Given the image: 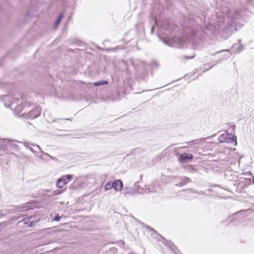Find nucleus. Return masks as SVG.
Instances as JSON below:
<instances>
[{
	"instance_id": "26",
	"label": "nucleus",
	"mask_w": 254,
	"mask_h": 254,
	"mask_svg": "<svg viewBox=\"0 0 254 254\" xmlns=\"http://www.w3.org/2000/svg\"><path fill=\"white\" fill-rule=\"evenodd\" d=\"M10 99H11V97L9 96H4L3 97V100L4 102L9 101Z\"/></svg>"
},
{
	"instance_id": "23",
	"label": "nucleus",
	"mask_w": 254,
	"mask_h": 254,
	"mask_svg": "<svg viewBox=\"0 0 254 254\" xmlns=\"http://www.w3.org/2000/svg\"><path fill=\"white\" fill-rule=\"evenodd\" d=\"M20 209H21V210H20V211H24L25 210L26 211L27 210L31 209L30 204L29 203H27L25 204V205H23V207L22 208H21Z\"/></svg>"
},
{
	"instance_id": "35",
	"label": "nucleus",
	"mask_w": 254,
	"mask_h": 254,
	"mask_svg": "<svg viewBox=\"0 0 254 254\" xmlns=\"http://www.w3.org/2000/svg\"><path fill=\"white\" fill-rule=\"evenodd\" d=\"M196 193H197L198 194H203L204 192L202 191H201V190H200L199 191H196Z\"/></svg>"
},
{
	"instance_id": "9",
	"label": "nucleus",
	"mask_w": 254,
	"mask_h": 254,
	"mask_svg": "<svg viewBox=\"0 0 254 254\" xmlns=\"http://www.w3.org/2000/svg\"><path fill=\"white\" fill-rule=\"evenodd\" d=\"M113 189L116 191H120L123 190L124 185L121 180H116L112 182Z\"/></svg>"
},
{
	"instance_id": "37",
	"label": "nucleus",
	"mask_w": 254,
	"mask_h": 254,
	"mask_svg": "<svg viewBox=\"0 0 254 254\" xmlns=\"http://www.w3.org/2000/svg\"><path fill=\"white\" fill-rule=\"evenodd\" d=\"M3 215V214L2 210H0V217H2Z\"/></svg>"
},
{
	"instance_id": "33",
	"label": "nucleus",
	"mask_w": 254,
	"mask_h": 254,
	"mask_svg": "<svg viewBox=\"0 0 254 254\" xmlns=\"http://www.w3.org/2000/svg\"><path fill=\"white\" fill-rule=\"evenodd\" d=\"M188 190H190L191 192H193V193H196V190H195L194 189H189Z\"/></svg>"
},
{
	"instance_id": "6",
	"label": "nucleus",
	"mask_w": 254,
	"mask_h": 254,
	"mask_svg": "<svg viewBox=\"0 0 254 254\" xmlns=\"http://www.w3.org/2000/svg\"><path fill=\"white\" fill-rule=\"evenodd\" d=\"M32 218V216H28L24 218L22 220L18 222V224L21 225L22 224L26 228L32 227L36 225V223L34 221H31V219Z\"/></svg>"
},
{
	"instance_id": "27",
	"label": "nucleus",
	"mask_w": 254,
	"mask_h": 254,
	"mask_svg": "<svg viewBox=\"0 0 254 254\" xmlns=\"http://www.w3.org/2000/svg\"><path fill=\"white\" fill-rule=\"evenodd\" d=\"M47 116H48V113H44V116L45 118V119L47 121V122H49V123L52 122V121L48 118Z\"/></svg>"
},
{
	"instance_id": "43",
	"label": "nucleus",
	"mask_w": 254,
	"mask_h": 254,
	"mask_svg": "<svg viewBox=\"0 0 254 254\" xmlns=\"http://www.w3.org/2000/svg\"><path fill=\"white\" fill-rule=\"evenodd\" d=\"M230 127H235V125H232Z\"/></svg>"
},
{
	"instance_id": "4",
	"label": "nucleus",
	"mask_w": 254,
	"mask_h": 254,
	"mask_svg": "<svg viewBox=\"0 0 254 254\" xmlns=\"http://www.w3.org/2000/svg\"><path fill=\"white\" fill-rule=\"evenodd\" d=\"M139 223L140 225L142 226V227H144L146 230H149L150 232H153V233L156 234L158 236V238H160L162 239H163V243L165 245H166L167 247H168L171 250V251H173L174 253L177 254V252H178V250L172 242L164 239L163 237L161 235L157 234L156 231L153 228H151L150 226L147 225H145L144 223L141 222H139ZM157 239L159 240V238Z\"/></svg>"
},
{
	"instance_id": "40",
	"label": "nucleus",
	"mask_w": 254,
	"mask_h": 254,
	"mask_svg": "<svg viewBox=\"0 0 254 254\" xmlns=\"http://www.w3.org/2000/svg\"><path fill=\"white\" fill-rule=\"evenodd\" d=\"M46 155L48 156L49 157H50L52 159H54V157H52L51 156L49 155V154H47V153H45Z\"/></svg>"
},
{
	"instance_id": "31",
	"label": "nucleus",
	"mask_w": 254,
	"mask_h": 254,
	"mask_svg": "<svg viewBox=\"0 0 254 254\" xmlns=\"http://www.w3.org/2000/svg\"><path fill=\"white\" fill-rule=\"evenodd\" d=\"M117 250V249L114 248V247H113L112 248H109V251L110 252H113V253H115V252Z\"/></svg>"
},
{
	"instance_id": "15",
	"label": "nucleus",
	"mask_w": 254,
	"mask_h": 254,
	"mask_svg": "<svg viewBox=\"0 0 254 254\" xmlns=\"http://www.w3.org/2000/svg\"><path fill=\"white\" fill-rule=\"evenodd\" d=\"M67 131L66 130L57 129L54 133V135L58 136L68 135L69 134L67 133Z\"/></svg>"
},
{
	"instance_id": "41",
	"label": "nucleus",
	"mask_w": 254,
	"mask_h": 254,
	"mask_svg": "<svg viewBox=\"0 0 254 254\" xmlns=\"http://www.w3.org/2000/svg\"><path fill=\"white\" fill-rule=\"evenodd\" d=\"M252 182L253 184L254 185V176L252 177Z\"/></svg>"
},
{
	"instance_id": "20",
	"label": "nucleus",
	"mask_w": 254,
	"mask_h": 254,
	"mask_svg": "<svg viewBox=\"0 0 254 254\" xmlns=\"http://www.w3.org/2000/svg\"><path fill=\"white\" fill-rule=\"evenodd\" d=\"M113 189L112 182L109 181L105 185L104 189L105 190H109Z\"/></svg>"
},
{
	"instance_id": "32",
	"label": "nucleus",
	"mask_w": 254,
	"mask_h": 254,
	"mask_svg": "<svg viewBox=\"0 0 254 254\" xmlns=\"http://www.w3.org/2000/svg\"><path fill=\"white\" fill-rule=\"evenodd\" d=\"M229 51V50H222V51H220L216 52L214 55H215V54H216L217 53H220L224 52H228Z\"/></svg>"
},
{
	"instance_id": "17",
	"label": "nucleus",
	"mask_w": 254,
	"mask_h": 254,
	"mask_svg": "<svg viewBox=\"0 0 254 254\" xmlns=\"http://www.w3.org/2000/svg\"><path fill=\"white\" fill-rule=\"evenodd\" d=\"M64 16L63 14H61L58 17L56 23L54 24V28L56 29L57 28L58 26H59V24L60 23L62 19H63Z\"/></svg>"
},
{
	"instance_id": "2",
	"label": "nucleus",
	"mask_w": 254,
	"mask_h": 254,
	"mask_svg": "<svg viewBox=\"0 0 254 254\" xmlns=\"http://www.w3.org/2000/svg\"><path fill=\"white\" fill-rule=\"evenodd\" d=\"M20 104L17 106L14 109V114L17 116H20L21 117L27 119H34L38 117L41 114V108L39 106H35L34 109L28 111L27 113V106L26 105Z\"/></svg>"
},
{
	"instance_id": "38",
	"label": "nucleus",
	"mask_w": 254,
	"mask_h": 254,
	"mask_svg": "<svg viewBox=\"0 0 254 254\" xmlns=\"http://www.w3.org/2000/svg\"><path fill=\"white\" fill-rule=\"evenodd\" d=\"M5 106L6 107H10L11 105H10V104H9L8 105H7L6 103H5Z\"/></svg>"
},
{
	"instance_id": "12",
	"label": "nucleus",
	"mask_w": 254,
	"mask_h": 254,
	"mask_svg": "<svg viewBox=\"0 0 254 254\" xmlns=\"http://www.w3.org/2000/svg\"><path fill=\"white\" fill-rule=\"evenodd\" d=\"M10 143V139L0 138V150H6L7 147V143Z\"/></svg>"
},
{
	"instance_id": "28",
	"label": "nucleus",
	"mask_w": 254,
	"mask_h": 254,
	"mask_svg": "<svg viewBox=\"0 0 254 254\" xmlns=\"http://www.w3.org/2000/svg\"><path fill=\"white\" fill-rule=\"evenodd\" d=\"M130 190V189L129 188H125L124 189V194L126 195L128 193H129V191Z\"/></svg>"
},
{
	"instance_id": "21",
	"label": "nucleus",
	"mask_w": 254,
	"mask_h": 254,
	"mask_svg": "<svg viewBox=\"0 0 254 254\" xmlns=\"http://www.w3.org/2000/svg\"><path fill=\"white\" fill-rule=\"evenodd\" d=\"M244 213L245 210H241L233 214V215L232 216V219H233V220H234V219L239 217V215L244 214Z\"/></svg>"
},
{
	"instance_id": "7",
	"label": "nucleus",
	"mask_w": 254,
	"mask_h": 254,
	"mask_svg": "<svg viewBox=\"0 0 254 254\" xmlns=\"http://www.w3.org/2000/svg\"><path fill=\"white\" fill-rule=\"evenodd\" d=\"M193 155L191 154L185 152L179 156V161L181 163H187L193 159Z\"/></svg>"
},
{
	"instance_id": "3",
	"label": "nucleus",
	"mask_w": 254,
	"mask_h": 254,
	"mask_svg": "<svg viewBox=\"0 0 254 254\" xmlns=\"http://www.w3.org/2000/svg\"><path fill=\"white\" fill-rule=\"evenodd\" d=\"M161 40L166 45L170 47H175L176 48H181L188 43L192 44L193 41L192 40L189 39L186 40L183 38H179L177 37H174L172 38H165L164 39L161 38Z\"/></svg>"
},
{
	"instance_id": "36",
	"label": "nucleus",
	"mask_w": 254,
	"mask_h": 254,
	"mask_svg": "<svg viewBox=\"0 0 254 254\" xmlns=\"http://www.w3.org/2000/svg\"><path fill=\"white\" fill-rule=\"evenodd\" d=\"M190 167H191V170L192 171H196V169L192 166H191Z\"/></svg>"
},
{
	"instance_id": "5",
	"label": "nucleus",
	"mask_w": 254,
	"mask_h": 254,
	"mask_svg": "<svg viewBox=\"0 0 254 254\" xmlns=\"http://www.w3.org/2000/svg\"><path fill=\"white\" fill-rule=\"evenodd\" d=\"M228 128L230 129V128ZM230 129L231 131L230 132H228V131H227V133L225 136L224 140L220 141L226 142L227 143L232 144L234 146H237V136L232 134V131H234V128H230Z\"/></svg>"
},
{
	"instance_id": "16",
	"label": "nucleus",
	"mask_w": 254,
	"mask_h": 254,
	"mask_svg": "<svg viewBox=\"0 0 254 254\" xmlns=\"http://www.w3.org/2000/svg\"><path fill=\"white\" fill-rule=\"evenodd\" d=\"M64 16L63 14H61L58 17L56 23L54 24V28L56 29L57 28L58 26H59V24L60 23L62 19H63Z\"/></svg>"
},
{
	"instance_id": "44",
	"label": "nucleus",
	"mask_w": 254,
	"mask_h": 254,
	"mask_svg": "<svg viewBox=\"0 0 254 254\" xmlns=\"http://www.w3.org/2000/svg\"><path fill=\"white\" fill-rule=\"evenodd\" d=\"M193 57H189L188 59H191V58H192Z\"/></svg>"
},
{
	"instance_id": "22",
	"label": "nucleus",
	"mask_w": 254,
	"mask_h": 254,
	"mask_svg": "<svg viewBox=\"0 0 254 254\" xmlns=\"http://www.w3.org/2000/svg\"><path fill=\"white\" fill-rule=\"evenodd\" d=\"M63 191L64 190H54L52 191V194L49 195V197H50L51 195H60L62 194L63 192Z\"/></svg>"
},
{
	"instance_id": "8",
	"label": "nucleus",
	"mask_w": 254,
	"mask_h": 254,
	"mask_svg": "<svg viewBox=\"0 0 254 254\" xmlns=\"http://www.w3.org/2000/svg\"><path fill=\"white\" fill-rule=\"evenodd\" d=\"M134 189L136 190V191L139 193H143L144 192L149 193L150 192H152L153 188H150V187H146L145 186V188H141L139 187V182H136L134 184Z\"/></svg>"
},
{
	"instance_id": "1",
	"label": "nucleus",
	"mask_w": 254,
	"mask_h": 254,
	"mask_svg": "<svg viewBox=\"0 0 254 254\" xmlns=\"http://www.w3.org/2000/svg\"><path fill=\"white\" fill-rule=\"evenodd\" d=\"M252 0H240L233 11L222 4L217 3L215 13L211 16L208 24L205 28L213 32L216 29L215 25L223 26V28L228 33L237 30V21L243 17V12L246 9V5L250 3Z\"/></svg>"
},
{
	"instance_id": "42",
	"label": "nucleus",
	"mask_w": 254,
	"mask_h": 254,
	"mask_svg": "<svg viewBox=\"0 0 254 254\" xmlns=\"http://www.w3.org/2000/svg\"><path fill=\"white\" fill-rule=\"evenodd\" d=\"M231 54V53H230L229 55H225L224 56H226V57H229L230 56V55Z\"/></svg>"
},
{
	"instance_id": "29",
	"label": "nucleus",
	"mask_w": 254,
	"mask_h": 254,
	"mask_svg": "<svg viewBox=\"0 0 254 254\" xmlns=\"http://www.w3.org/2000/svg\"><path fill=\"white\" fill-rule=\"evenodd\" d=\"M31 145H33V146H35L38 148V149L39 151H40V152H42V153H44V152H43V151L41 150V147H40V146H39L38 145H34V144H31Z\"/></svg>"
},
{
	"instance_id": "19",
	"label": "nucleus",
	"mask_w": 254,
	"mask_h": 254,
	"mask_svg": "<svg viewBox=\"0 0 254 254\" xmlns=\"http://www.w3.org/2000/svg\"><path fill=\"white\" fill-rule=\"evenodd\" d=\"M74 175L73 174H67L65 175H64L62 176L65 179V181H67L68 183L72 180L73 178Z\"/></svg>"
},
{
	"instance_id": "14",
	"label": "nucleus",
	"mask_w": 254,
	"mask_h": 254,
	"mask_svg": "<svg viewBox=\"0 0 254 254\" xmlns=\"http://www.w3.org/2000/svg\"><path fill=\"white\" fill-rule=\"evenodd\" d=\"M13 142H18L20 143H23V142H21V141H19L16 140H11L10 139V143H7V146H10L11 149H12L15 150H18L19 147H18V145H17L16 144L13 143Z\"/></svg>"
},
{
	"instance_id": "18",
	"label": "nucleus",
	"mask_w": 254,
	"mask_h": 254,
	"mask_svg": "<svg viewBox=\"0 0 254 254\" xmlns=\"http://www.w3.org/2000/svg\"><path fill=\"white\" fill-rule=\"evenodd\" d=\"M108 84V82L106 80H101L99 81L95 82L93 83L94 85L95 86H99L101 85H106Z\"/></svg>"
},
{
	"instance_id": "24",
	"label": "nucleus",
	"mask_w": 254,
	"mask_h": 254,
	"mask_svg": "<svg viewBox=\"0 0 254 254\" xmlns=\"http://www.w3.org/2000/svg\"><path fill=\"white\" fill-rule=\"evenodd\" d=\"M24 146L27 149H29L31 152L34 153V150L32 147L29 146V143L27 142H23Z\"/></svg>"
},
{
	"instance_id": "11",
	"label": "nucleus",
	"mask_w": 254,
	"mask_h": 254,
	"mask_svg": "<svg viewBox=\"0 0 254 254\" xmlns=\"http://www.w3.org/2000/svg\"><path fill=\"white\" fill-rule=\"evenodd\" d=\"M239 43L235 44L232 46L233 53L235 54H238L240 53L243 50V46L240 43L241 40H239Z\"/></svg>"
},
{
	"instance_id": "25",
	"label": "nucleus",
	"mask_w": 254,
	"mask_h": 254,
	"mask_svg": "<svg viewBox=\"0 0 254 254\" xmlns=\"http://www.w3.org/2000/svg\"><path fill=\"white\" fill-rule=\"evenodd\" d=\"M61 219V216H60L59 214L56 215L54 217L53 220L56 221H59Z\"/></svg>"
},
{
	"instance_id": "30",
	"label": "nucleus",
	"mask_w": 254,
	"mask_h": 254,
	"mask_svg": "<svg viewBox=\"0 0 254 254\" xmlns=\"http://www.w3.org/2000/svg\"><path fill=\"white\" fill-rule=\"evenodd\" d=\"M220 62H221V60H219V61H218V62H217V61H215V62H214V63L212 65H211V66L210 67V68H211L212 67H213V66H214L215 65H216L218 63H220Z\"/></svg>"
},
{
	"instance_id": "13",
	"label": "nucleus",
	"mask_w": 254,
	"mask_h": 254,
	"mask_svg": "<svg viewBox=\"0 0 254 254\" xmlns=\"http://www.w3.org/2000/svg\"><path fill=\"white\" fill-rule=\"evenodd\" d=\"M67 184V181H65V179L62 177L58 179L56 182L57 187L60 189H62L64 186Z\"/></svg>"
},
{
	"instance_id": "34",
	"label": "nucleus",
	"mask_w": 254,
	"mask_h": 254,
	"mask_svg": "<svg viewBox=\"0 0 254 254\" xmlns=\"http://www.w3.org/2000/svg\"><path fill=\"white\" fill-rule=\"evenodd\" d=\"M197 142H198L197 140H193L190 141V143H197Z\"/></svg>"
},
{
	"instance_id": "39",
	"label": "nucleus",
	"mask_w": 254,
	"mask_h": 254,
	"mask_svg": "<svg viewBox=\"0 0 254 254\" xmlns=\"http://www.w3.org/2000/svg\"><path fill=\"white\" fill-rule=\"evenodd\" d=\"M53 190H45V192H51L52 193V191Z\"/></svg>"
},
{
	"instance_id": "10",
	"label": "nucleus",
	"mask_w": 254,
	"mask_h": 254,
	"mask_svg": "<svg viewBox=\"0 0 254 254\" xmlns=\"http://www.w3.org/2000/svg\"><path fill=\"white\" fill-rule=\"evenodd\" d=\"M178 183L176 186L178 187H182L190 182H191V179L187 177H181L178 179Z\"/></svg>"
}]
</instances>
